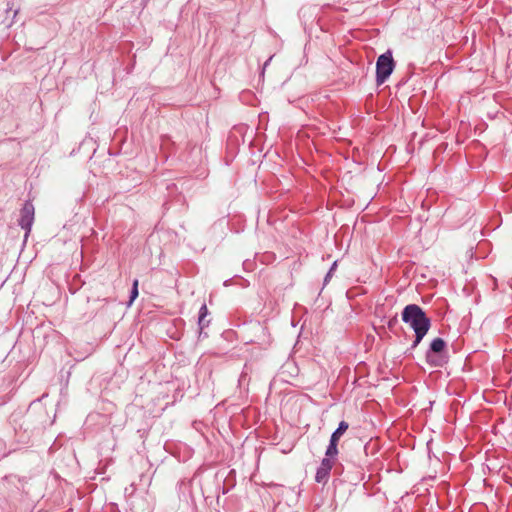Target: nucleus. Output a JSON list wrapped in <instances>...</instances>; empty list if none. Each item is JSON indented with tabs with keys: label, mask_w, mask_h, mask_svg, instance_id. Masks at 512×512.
<instances>
[{
	"label": "nucleus",
	"mask_w": 512,
	"mask_h": 512,
	"mask_svg": "<svg viewBox=\"0 0 512 512\" xmlns=\"http://www.w3.org/2000/svg\"><path fill=\"white\" fill-rule=\"evenodd\" d=\"M402 321L408 324L414 333H427L431 327V320L425 311L417 304H409L402 311Z\"/></svg>",
	"instance_id": "nucleus-1"
},
{
	"label": "nucleus",
	"mask_w": 512,
	"mask_h": 512,
	"mask_svg": "<svg viewBox=\"0 0 512 512\" xmlns=\"http://www.w3.org/2000/svg\"><path fill=\"white\" fill-rule=\"evenodd\" d=\"M425 357L431 367H443L448 362L446 342L439 337L433 339Z\"/></svg>",
	"instance_id": "nucleus-2"
},
{
	"label": "nucleus",
	"mask_w": 512,
	"mask_h": 512,
	"mask_svg": "<svg viewBox=\"0 0 512 512\" xmlns=\"http://www.w3.org/2000/svg\"><path fill=\"white\" fill-rule=\"evenodd\" d=\"M395 61L391 50L381 54L376 61V84L382 85L387 81L395 69Z\"/></svg>",
	"instance_id": "nucleus-3"
},
{
	"label": "nucleus",
	"mask_w": 512,
	"mask_h": 512,
	"mask_svg": "<svg viewBox=\"0 0 512 512\" xmlns=\"http://www.w3.org/2000/svg\"><path fill=\"white\" fill-rule=\"evenodd\" d=\"M338 450H327L326 458L323 459L321 466L318 468L315 480L318 483L326 482L328 480L330 470L333 466V458L337 455Z\"/></svg>",
	"instance_id": "nucleus-4"
},
{
	"label": "nucleus",
	"mask_w": 512,
	"mask_h": 512,
	"mask_svg": "<svg viewBox=\"0 0 512 512\" xmlns=\"http://www.w3.org/2000/svg\"><path fill=\"white\" fill-rule=\"evenodd\" d=\"M34 206L30 201H26L20 211L19 225L26 231V236L31 230L34 221Z\"/></svg>",
	"instance_id": "nucleus-5"
},
{
	"label": "nucleus",
	"mask_w": 512,
	"mask_h": 512,
	"mask_svg": "<svg viewBox=\"0 0 512 512\" xmlns=\"http://www.w3.org/2000/svg\"><path fill=\"white\" fill-rule=\"evenodd\" d=\"M349 425L345 421H341L338 428L332 433L327 448H337L340 437L347 431Z\"/></svg>",
	"instance_id": "nucleus-6"
},
{
	"label": "nucleus",
	"mask_w": 512,
	"mask_h": 512,
	"mask_svg": "<svg viewBox=\"0 0 512 512\" xmlns=\"http://www.w3.org/2000/svg\"><path fill=\"white\" fill-rule=\"evenodd\" d=\"M209 311L206 306V304H203L199 309V315H198V327H199V334L201 335L203 333V330L208 327L210 320H206V317L208 316Z\"/></svg>",
	"instance_id": "nucleus-7"
},
{
	"label": "nucleus",
	"mask_w": 512,
	"mask_h": 512,
	"mask_svg": "<svg viewBox=\"0 0 512 512\" xmlns=\"http://www.w3.org/2000/svg\"><path fill=\"white\" fill-rule=\"evenodd\" d=\"M41 409H42L41 399L34 400L29 405L28 415H31L33 412H35L37 410H41Z\"/></svg>",
	"instance_id": "nucleus-8"
},
{
	"label": "nucleus",
	"mask_w": 512,
	"mask_h": 512,
	"mask_svg": "<svg viewBox=\"0 0 512 512\" xmlns=\"http://www.w3.org/2000/svg\"><path fill=\"white\" fill-rule=\"evenodd\" d=\"M138 280H134L133 286L130 292V300L129 303L131 304L137 297H138Z\"/></svg>",
	"instance_id": "nucleus-9"
},
{
	"label": "nucleus",
	"mask_w": 512,
	"mask_h": 512,
	"mask_svg": "<svg viewBox=\"0 0 512 512\" xmlns=\"http://www.w3.org/2000/svg\"><path fill=\"white\" fill-rule=\"evenodd\" d=\"M426 334L427 333H415V339L411 345V349H415L420 344V342L422 341Z\"/></svg>",
	"instance_id": "nucleus-10"
},
{
	"label": "nucleus",
	"mask_w": 512,
	"mask_h": 512,
	"mask_svg": "<svg viewBox=\"0 0 512 512\" xmlns=\"http://www.w3.org/2000/svg\"><path fill=\"white\" fill-rule=\"evenodd\" d=\"M332 277V274H331V271H328L325 278H324V285L328 284V282L330 281Z\"/></svg>",
	"instance_id": "nucleus-11"
},
{
	"label": "nucleus",
	"mask_w": 512,
	"mask_h": 512,
	"mask_svg": "<svg viewBox=\"0 0 512 512\" xmlns=\"http://www.w3.org/2000/svg\"><path fill=\"white\" fill-rule=\"evenodd\" d=\"M336 268H337V261H334L329 269V271H331L332 275H333L334 271L336 270Z\"/></svg>",
	"instance_id": "nucleus-12"
},
{
	"label": "nucleus",
	"mask_w": 512,
	"mask_h": 512,
	"mask_svg": "<svg viewBox=\"0 0 512 512\" xmlns=\"http://www.w3.org/2000/svg\"><path fill=\"white\" fill-rule=\"evenodd\" d=\"M52 423H53V420L49 422V424H50V425H51ZM41 424H42V425H46V424H48V420H47V419L42 420V421H41Z\"/></svg>",
	"instance_id": "nucleus-13"
},
{
	"label": "nucleus",
	"mask_w": 512,
	"mask_h": 512,
	"mask_svg": "<svg viewBox=\"0 0 512 512\" xmlns=\"http://www.w3.org/2000/svg\"><path fill=\"white\" fill-rule=\"evenodd\" d=\"M270 60H271V58H269V59L265 62V64H264V68L268 65V63H269V61H270Z\"/></svg>",
	"instance_id": "nucleus-14"
},
{
	"label": "nucleus",
	"mask_w": 512,
	"mask_h": 512,
	"mask_svg": "<svg viewBox=\"0 0 512 512\" xmlns=\"http://www.w3.org/2000/svg\"><path fill=\"white\" fill-rule=\"evenodd\" d=\"M17 13H18V10H17V9H16V10H14L13 17H15V16L17 15Z\"/></svg>",
	"instance_id": "nucleus-15"
}]
</instances>
